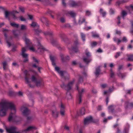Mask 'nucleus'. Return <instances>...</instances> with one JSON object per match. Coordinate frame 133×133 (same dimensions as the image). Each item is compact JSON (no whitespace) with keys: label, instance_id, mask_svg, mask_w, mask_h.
I'll list each match as a JSON object with an SVG mask.
<instances>
[{"label":"nucleus","instance_id":"1","mask_svg":"<svg viewBox=\"0 0 133 133\" xmlns=\"http://www.w3.org/2000/svg\"><path fill=\"white\" fill-rule=\"evenodd\" d=\"M9 108L15 112V107L13 103L8 102L6 101L0 102V116L2 117L6 116Z\"/></svg>","mask_w":133,"mask_h":133},{"label":"nucleus","instance_id":"2","mask_svg":"<svg viewBox=\"0 0 133 133\" xmlns=\"http://www.w3.org/2000/svg\"><path fill=\"white\" fill-rule=\"evenodd\" d=\"M55 70L60 74L61 77L64 79H68L69 78V76L68 73L64 71H61L60 68L58 67L55 66Z\"/></svg>","mask_w":133,"mask_h":133},{"label":"nucleus","instance_id":"3","mask_svg":"<svg viewBox=\"0 0 133 133\" xmlns=\"http://www.w3.org/2000/svg\"><path fill=\"white\" fill-rule=\"evenodd\" d=\"M75 82V80L73 79L72 81L69 82L66 85L64 83H63L61 85V87L62 88L66 90L67 91L71 89L73 84Z\"/></svg>","mask_w":133,"mask_h":133},{"label":"nucleus","instance_id":"4","mask_svg":"<svg viewBox=\"0 0 133 133\" xmlns=\"http://www.w3.org/2000/svg\"><path fill=\"white\" fill-rule=\"evenodd\" d=\"M6 130L8 133H20V131L18 130V128L14 126H12L9 128H6Z\"/></svg>","mask_w":133,"mask_h":133},{"label":"nucleus","instance_id":"5","mask_svg":"<svg viewBox=\"0 0 133 133\" xmlns=\"http://www.w3.org/2000/svg\"><path fill=\"white\" fill-rule=\"evenodd\" d=\"M85 53L86 57H83V61L85 62L88 64L91 60V55L90 52L88 51L87 49L85 50Z\"/></svg>","mask_w":133,"mask_h":133},{"label":"nucleus","instance_id":"6","mask_svg":"<svg viewBox=\"0 0 133 133\" xmlns=\"http://www.w3.org/2000/svg\"><path fill=\"white\" fill-rule=\"evenodd\" d=\"M21 110L23 115L25 116H27L30 113V111L26 107L24 106L22 107L21 108Z\"/></svg>","mask_w":133,"mask_h":133},{"label":"nucleus","instance_id":"7","mask_svg":"<svg viewBox=\"0 0 133 133\" xmlns=\"http://www.w3.org/2000/svg\"><path fill=\"white\" fill-rule=\"evenodd\" d=\"M24 73L25 75V80L27 84L29 85L30 87L33 88L34 87V86L31 85L30 84L31 81H29V79L28 78V77L29 76V74L28 71L26 70H25L24 71Z\"/></svg>","mask_w":133,"mask_h":133},{"label":"nucleus","instance_id":"8","mask_svg":"<svg viewBox=\"0 0 133 133\" xmlns=\"http://www.w3.org/2000/svg\"><path fill=\"white\" fill-rule=\"evenodd\" d=\"M69 5L72 7L78 6L81 5V3L80 2H76L73 1H70L69 2Z\"/></svg>","mask_w":133,"mask_h":133},{"label":"nucleus","instance_id":"9","mask_svg":"<svg viewBox=\"0 0 133 133\" xmlns=\"http://www.w3.org/2000/svg\"><path fill=\"white\" fill-rule=\"evenodd\" d=\"M79 43L77 40H76L75 42L74 43V45L75 46H76ZM72 51H74L76 52H78V47L76 46H74L70 50V52L71 54V52Z\"/></svg>","mask_w":133,"mask_h":133},{"label":"nucleus","instance_id":"10","mask_svg":"<svg viewBox=\"0 0 133 133\" xmlns=\"http://www.w3.org/2000/svg\"><path fill=\"white\" fill-rule=\"evenodd\" d=\"M92 122V118L91 116H90L87 117L84 120V124L85 125H87Z\"/></svg>","mask_w":133,"mask_h":133},{"label":"nucleus","instance_id":"11","mask_svg":"<svg viewBox=\"0 0 133 133\" xmlns=\"http://www.w3.org/2000/svg\"><path fill=\"white\" fill-rule=\"evenodd\" d=\"M32 59L34 60V62H35L36 63V64H32V67H33L35 68H38V71L39 72H40V69H41V68L38 67V65H36V64H38L39 61L37 59H36L34 57H32Z\"/></svg>","mask_w":133,"mask_h":133},{"label":"nucleus","instance_id":"12","mask_svg":"<svg viewBox=\"0 0 133 133\" xmlns=\"http://www.w3.org/2000/svg\"><path fill=\"white\" fill-rule=\"evenodd\" d=\"M76 87L78 91V95L82 96L83 93L85 91V89L84 88H81L79 89L77 84H76Z\"/></svg>","mask_w":133,"mask_h":133},{"label":"nucleus","instance_id":"13","mask_svg":"<svg viewBox=\"0 0 133 133\" xmlns=\"http://www.w3.org/2000/svg\"><path fill=\"white\" fill-rule=\"evenodd\" d=\"M38 51L42 52L44 51L46 49L39 42L38 43Z\"/></svg>","mask_w":133,"mask_h":133},{"label":"nucleus","instance_id":"14","mask_svg":"<svg viewBox=\"0 0 133 133\" xmlns=\"http://www.w3.org/2000/svg\"><path fill=\"white\" fill-rule=\"evenodd\" d=\"M52 111L53 116L55 118L57 117L58 116V112L57 111L55 107H53L52 108Z\"/></svg>","mask_w":133,"mask_h":133},{"label":"nucleus","instance_id":"15","mask_svg":"<svg viewBox=\"0 0 133 133\" xmlns=\"http://www.w3.org/2000/svg\"><path fill=\"white\" fill-rule=\"evenodd\" d=\"M60 113L62 116H64L65 115L64 106V105L61 103L60 106Z\"/></svg>","mask_w":133,"mask_h":133},{"label":"nucleus","instance_id":"16","mask_svg":"<svg viewBox=\"0 0 133 133\" xmlns=\"http://www.w3.org/2000/svg\"><path fill=\"white\" fill-rule=\"evenodd\" d=\"M37 129L36 127L34 126H30L28 127L26 129L24 130L26 131H32Z\"/></svg>","mask_w":133,"mask_h":133},{"label":"nucleus","instance_id":"17","mask_svg":"<svg viewBox=\"0 0 133 133\" xmlns=\"http://www.w3.org/2000/svg\"><path fill=\"white\" fill-rule=\"evenodd\" d=\"M85 19L84 17H80L78 21V23L80 25L82 24L83 23H85V25H86L87 24V22L85 21Z\"/></svg>","mask_w":133,"mask_h":133},{"label":"nucleus","instance_id":"18","mask_svg":"<svg viewBox=\"0 0 133 133\" xmlns=\"http://www.w3.org/2000/svg\"><path fill=\"white\" fill-rule=\"evenodd\" d=\"M23 39L25 42V43L26 44V47L28 46L29 45H31V43L29 39L25 37L23 38Z\"/></svg>","mask_w":133,"mask_h":133},{"label":"nucleus","instance_id":"19","mask_svg":"<svg viewBox=\"0 0 133 133\" xmlns=\"http://www.w3.org/2000/svg\"><path fill=\"white\" fill-rule=\"evenodd\" d=\"M40 20L43 23L45 24L46 26H48L49 25L48 20L45 17H43L41 18Z\"/></svg>","mask_w":133,"mask_h":133},{"label":"nucleus","instance_id":"20","mask_svg":"<svg viewBox=\"0 0 133 133\" xmlns=\"http://www.w3.org/2000/svg\"><path fill=\"white\" fill-rule=\"evenodd\" d=\"M15 114H13L11 113L9 117L8 118V120L9 121H14L15 117Z\"/></svg>","mask_w":133,"mask_h":133},{"label":"nucleus","instance_id":"21","mask_svg":"<svg viewBox=\"0 0 133 133\" xmlns=\"http://www.w3.org/2000/svg\"><path fill=\"white\" fill-rule=\"evenodd\" d=\"M101 70L100 69V66H98L96 69V71L95 74L96 76L97 77L100 74Z\"/></svg>","mask_w":133,"mask_h":133},{"label":"nucleus","instance_id":"22","mask_svg":"<svg viewBox=\"0 0 133 133\" xmlns=\"http://www.w3.org/2000/svg\"><path fill=\"white\" fill-rule=\"evenodd\" d=\"M60 37L61 39L65 42H66L68 40L66 35L64 34H60Z\"/></svg>","mask_w":133,"mask_h":133},{"label":"nucleus","instance_id":"23","mask_svg":"<svg viewBox=\"0 0 133 133\" xmlns=\"http://www.w3.org/2000/svg\"><path fill=\"white\" fill-rule=\"evenodd\" d=\"M38 28L39 27L37 28V29L35 28V29H34L35 32V34L37 35H38L39 34L41 33L42 32V30Z\"/></svg>","mask_w":133,"mask_h":133},{"label":"nucleus","instance_id":"24","mask_svg":"<svg viewBox=\"0 0 133 133\" xmlns=\"http://www.w3.org/2000/svg\"><path fill=\"white\" fill-rule=\"evenodd\" d=\"M85 109L83 108L81 109L80 110L78 114L79 115H83L85 114Z\"/></svg>","mask_w":133,"mask_h":133},{"label":"nucleus","instance_id":"25","mask_svg":"<svg viewBox=\"0 0 133 133\" xmlns=\"http://www.w3.org/2000/svg\"><path fill=\"white\" fill-rule=\"evenodd\" d=\"M118 76L120 77H121L122 79L124 78L126 76L125 73H122L120 72H119L117 74Z\"/></svg>","mask_w":133,"mask_h":133},{"label":"nucleus","instance_id":"26","mask_svg":"<svg viewBox=\"0 0 133 133\" xmlns=\"http://www.w3.org/2000/svg\"><path fill=\"white\" fill-rule=\"evenodd\" d=\"M35 83L37 87H39L41 85H43V82L41 81H37Z\"/></svg>","mask_w":133,"mask_h":133},{"label":"nucleus","instance_id":"27","mask_svg":"<svg viewBox=\"0 0 133 133\" xmlns=\"http://www.w3.org/2000/svg\"><path fill=\"white\" fill-rule=\"evenodd\" d=\"M127 60L129 61H133V55H127Z\"/></svg>","mask_w":133,"mask_h":133},{"label":"nucleus","instance_id":"28","mask_svg":"<svg viewBox=\"0 0 133 133\" xmlns=\"http://www.w3.org/2000/svg\"><path fill=\"white\" fill-rule=\"evenodd\" d=\"M66 98L68 99H70L72 98V96L70 92L68 91L66 93Z\"/></svg>","mask_w":133,"mask_h":133},{"label":"nucleus","instance_id":"29","mask_svg":"<svg viewBox=\"0 0 133 133\" xmlns=\"http://www.w3.org/2000/svg\"><path fill=\"white\" fill-rule=\"evenodd\" d=\"M30 25L33 27H35L36 28H37L39 27V25L38 24L35 22H33L32 23L30 24Z\"/></svg>","mask_w":133,"mask_h":133},{"label":"nucleus","instance_id":"30","mask_svg":"<svg viewBox=\"0 0 133 133\" xmlns=\"http://www.w3.org/2000/svg\"><path fill=\"white\" fill-rule=\"evenodd\" d=\"M28 54L25 55L24 56H22L24 58L23 60V62H24L26 63L28 61Z\"/></svg>","mask_w":133,"mask_h":133},{"label":"nucleus","instance_id":"31","mask_svg":"<svg viewBox=\"0 0 133 133\" xmlns=\"http://www.w3.org/2000/svg\"><path fill=\"white\" fill-rule=\"evenodd\" d=\"M44 34L45 35L51 36L53 34V32L51 31H47L44 32Z\"/></svg>","mask_w":133,"mask_h":133},{"label":"nucleus","instance_id":"32","mask_svg":"<svg viewBox=\"0 0 133 133\" xmlns=\"http://www.w3.org/2000/svg\"><path fill=\"white\" fill-rule=\"evenodd\" d=\"M100 14L102 15V16L103 17H105L106 14V12L104 11L102 9H100Z\"/></svg>","mask_w":133,"mask_h":133},{"label":"nucleus","instance_id":"33","mask_svg":"<svg viewBox=\"0 0 133 133\" xmlns=\"http://www.w3.org/2000/svg\"><path fill=\"white\" fill-rule=\"evenodd\" d=\"M82 96H78V100L77 103L79 104H80L82 102Z\"/></svg>","mask_w":133,"mask_h":133},{"label":"nucleus","instance_id":"34","mask_svg":"<svg viewBox=\"0 0 133 133\" xmlns=\"http://www.w3.org/2000/svg\"><path fill=\"white\" fill-rule=\"evenodd\" d=\"M26 51V49L25 48L23 47L22 48L21 54V55L22 56H24L25 55L27 54H26L25 53V52Z\"/></svg>","mask_w":133,"mask_h":133},{"label":"nucleus","instance_id":"35","mask_svg":"<svg viewBox=\"0 0 133 133\" xmlns=\"http://www.w3.org/2000/svg\"><path fill=\"white\" fill-rule=\"evenodd\" d=\"M81 38L82 39L83 41L84 42L85 41V35L83 33L81 32Z\"/></svg>","mask_w":133,"mask_h":133},{"label":"nucleus","instance_id":"36","mask_svg":"<svg viewBox=\"0 0 133 133\" xmlns=\"http://www.w3.org/2000/svg\"><path fill=\"white\" fill-rule=\"evenodd\" d=\"M10 25L16 28H18L19 26V24L15 23L14 22L10 23Z\"/></svg>","mask_w":133,"mask_h":133},{"label":"nucleus","instance_id":"37","mask_svg":"<svg viewBox=\"0 0 133 133\" xmlns=\"http://www.w3.org/2000/svg\"><path fill=\"white\" fill-rule=\"evenodd\" d=\"M27 29V26L23 24H22L21 26V30H26Z\"/></svg>","mask_w":133,"mask_h":133},{"label":"nucleus","instance_id":"38","mask_svg":"<svg viewBox=\"0 0 133 133\" xmlns=\"http://www.w3.org/2000/svg\"><path fill=\"white\" fill-rule=\"evenodd\" d=\"M108 109L109 112H113L114 109L113 108V106L112 105L109 106L108 107Z\"/></svg>","mask_w":133,"mask_h":133},{"label":"nucleus","instance_id":"39","mask_svg":"<svg viewBox=\"0 0 133 133\" xmlns=\"http://www.w3.org/2000/svg\"><path fill=\"white\" fill-rule=\"evenodd\" d=\"M68 13L72 17H74L76 15V14L73 11H70Z\"/></svg>","mask_w":133,"mask_h":133},{"label":"nucleus","instance_id":"40","mask_svg":"<svg viewBox=\"0 0 133 133\" xmlns=\"http://www.w3.org/2000/svg\"><path fill=\"white\" fill-rule=\"evenodd\" d=\"M83 82V78L81 76H80L78 81V84L82 83Z\"/></svg>","mask_w":133,"mask_h":133},{"label":"nucleus","instance_id":"41","mask_svg":"<svg viewBox=\"0 0 133 133\" xmlns=\"http://www.w3.org/2000/svg\"><path fill=\"white\" fill-rule=\"evenodd\" d=\"M127 14V12L124 10H123L121 12V15L123 18H124V17Z\"/></svg>","mask_w":133,"mask_h":133},{"label":"nucleus","instance_id":"42","mask_svg":"<svg viewBox=\"0 0 133 133\" xmlns=\"http://www.w3.org/2000/svg\"><path fill=\"white\" fill-rule=\"evenodd\" d=\"M31 80L32 82L35 83L37 81V79L34 75L32 76L31 78Z\"/></svg>","mask_w":133,"mask_h":133},{"label":"nucleus","instance_id":"43","mask_svg":"<svg viewBox=\"0 0 133 133\" xmlns=\"http://www.w3.org/2000/svg\"><path fill=\"white\" fill-rule=\"evenodd\" d=\"M60 56L61 57V60L63 62L65 61V57H64V54H60Z\"/></svg>","mask_w":133,"mask_h":133},{"label":"nucleus","instance_id":"44","mask_svg":"<svg viewBox=\"0 0 133 133\" xmlns=\"http://www.w3.org/2000/svg\"><path fill=\"white\" fill-rule=\"evenodd\" d=\"M97 44V42L94 41L91 43V45L92 47H94L96 46Z\"/></svg>","mask_w":133,"mask_h":133},{"label":"nucleus","instance_id":"45","mask_svg":"<svg viewBox=\"0 0 133 133\" xmlns=\"http://www.w3.org/2000/svg\"><path fill=\"white\" fill-rule=\"evenodd\" d=\"M9 95L10 96H13L15 95V93L14 91H10L8 93Z\"/></svg>","mask_w":133,"mask_h":133},{"label":"nucleus","instance_id":"46","mask_svg":"<svg viewBox=\"0 0 133 133\" xmlns=\"http://www.w3.org/2000/svg\"><path fill=\"white\" fill-rule=\"evenodd\" d=\"M51 43L53 45H55L56 43V41L54 39H52L51 40Z\"/></svg>","mask_w":133,"mask_h":133},{"label":"nucleus","instance_id":"47","mask_svg":"<svg viewBox=\"0 0 133 133\" xmlns=\"http://www.w3.org/2000/svg\"><path fill=\"white\" fill-rule=\"evenodd\" d=\"M9 12L8 11H5V15L6 18H8V16L9 15Z\"/></svg>","mask_w":133,"mask_h":133},{"label":"nucleus","instance_id":"48","mask_svg":"<svg viewBox=\"0 0 133 133\" xmlns=\"http://www.w3.org/2000/svg\"><path fill=\"white\" fill-rule=\"evenodd\" d=\"M31 45L32 44H31V45H29V46H26V48H28L30 50H31L33 51H35L34 48L33 47H30V46H31Z\"/></svg>","mask_w":133,"mask_h":133},{"label":"nucleus","instance_id":"49","mask_svg":"<svg viewBox=\"0 0 133 133\" xmlns=\"http://www.w3.org/2000/svg\"><path fill=\"white\" fill-rule=\"evenodd\" d=\"M121 53L120 52H117L116 53V54L115 56V57L117 58L120 55Z\"/></svg>","mask_w":133,"mask_h":133},{"label":"nucleus","instance_id":"50","mask_svg":"<svg viewBox=\"0 0 133 133\" xmlns=\"http://www.w3.org/2000/svg\"><path fill=\"white\" fill-rule=\"evenodd\" d=\"M101 88H104L107 86V84H102L101 85Z\"/></svg>","mask_w":133,"mask_h":133},{"label":"nucleus","instance_id":"51","mask_svg":"<svg viewBox=\"0 0 133 133\" xmlns=\"http://www.w3.org/2000/svg\"><path fill=\"white\" fill-rule=\"evenodd\" d=\"M60 22L62 23H64L65 22V18L63 17H61L60 19Z\"/></svg>","mask_w":133,"mask_h":133},{"label":"nucleus","instance_id":"52","mask_svg":"<svg viewBox=\"0 0 133 133\" xmlns=\"http://www.w3.org/2000/svg\"><path fill=\"white\" fill-rule=\"evenodd\" d=\"M114 73L112 70V69H110V76L111 77H113L114 76Z\"/></svg>","mask_w":133,"mask_h":133},{"label":"nucleus","instance_id":"53","mask_svg":"<svg viewBox=\"0 0 133 133\" xmlns=\"http://www.w3.org/2000/svg\"><path fill=\"white\" fill-rule=\"evenodd\" d=\"M19 9L20 11L23 12H24V9L23 7L22 6H20L19 7Z\"/></svg>","mask_w":133,"mask_h":133},{"label":"nucleus","instance_id":"54","mask_svg":"<svg viewBox=\"0 0 133 133\" xmlns=\"http://www.w3.org/2000/svg\"><path fill=\"white\" fill-rule=\"evenodd\" d=\"M92 36L94 37L98 38L99 37V35L97 34H94L92 35Z\"/></svg>","mask_w":133,"mask_h":133},{"label":"nucleus","instance_id":"55","mask_svg":"<svg viewBox=\"0 0 133 133\" xmlns=\"http://www.w3.org/2000/svg\"><path fill=\"white\" fill-rule=\"evenodd\" d=\"M20 19L21 21H25L26 20V19L22 16H20Z\"/></svg>","mask_w":133,"mask_h":133},{"label":"nucleus","instance_id":"56","mask_svg":"<svg viewBox=\"0 0 133 133\" xmlns=\"http://www.w3.org/2000/svg\"><path fill=\"white\" fill-rule=\"evenodd\" d=\"M11 14L12 16V18L14 19H16L17 18L16 16L14 14V12H12L11 13Z\"/></svg>","mask_w":133,"mask_h":133},{"label":"nucleus","instance_id":"57","mask_svg":"<svg viewBox=\"0 0 133 133\" xmlns=\"http://www.w3.org/2000/svg\"><path fill=\"white\" fill-rule=\"evenodd\" d=\"M117 19L118 21V22L117 23V24H118L119 25L121 23V22H120L121 17L119 16H118L117 17Z\"/></svg>","mask_w":133,"mask_h":133},{"label":"nucleus","instance_id":"58","mask_svg":"<svg viewBox=\"0 0 133 133\" xmlns=\"http://www.w3.org/2000/svg\"><path fill=\"white\" fill-rule=\"evenodd\" d=\"M50 58L51 62L55 61V58L54 57L50 56Z\"/></svg>","mask_w":133,"mask_h":133},{"label":"nucleus","instance_id":"59","mask_svg":"<svg viewBox=\"0 0 133 133\" xmlns=\"http://www.w3.org/2000/svg\"><path fill=\"white\" fill-rule=\"evenodd\" d=\"M3 66H7V62L6 61H4L2 63Z\"/></svg>","mask_w":133,"mask_h":133},{"label":"nucleus","instance_id":"60","mask_svg":"<svg viewBox=\"0 0 133 133\" xmlns=\"http://www.w3.org/2000/svg\"><path fill=\"white\" fill-rule=\"evenodd\" d=\"M17 94L19 96H22L23 95V93L21 91H19L18 92Z\"/></svg>","mask_w":133,"mask_h":133},{"label":"nucleus","instance_id":"61","mask_svg":"<svg viewBox=\"0 0 133 133\" xmlns=\"http://www.w3.org/2000/svg\"><path fill=\"white\" fill-rule=\"evenodd\" d=\"M117 133H121V132L119 128V127H117Z\"/></svg>","mask_w":133,"mask_h":133},{"label":"nucleus","instance_id":"62","mask_svg":"<svg viewBox=\"0 0 133 133\" xmlns=\"http://www.w3.org/2000/svg\"><path fill=\"white\" fill-rule=\"evenodd\" d=\"M110 12L111 14H112L114 13V11L112 9H110Z\"/></svg>","mask_w":133,"mask_h":133},{"label":"nucleus","instance_id":"63","mask_svg":"<svg viewBox=\"0 0 133 133\" xmlns=\"http://www.w3.org/2000/svg\"><path fill=\"white\" fill-rule=\"evenodd\" d=\"M97 52L99 53H101L103 52V50L101 48H99L97 50Z\"/></svg>","mask_w":133,"mask_h":133},{"label":"nucleus","instance_id":"64","mask_svg":"<svg viewBox=\"0 0 133 133\" xmlns=\"http://www.w3.org/2000/svg\"><path fill=\"white\" fill-rule=\"evenodd\" d=\"M86 14L87 15L89 16L91 14V12L89 11H86Z\"/></svg>","mask_w":133,"mask_h":133}]
</instances>
